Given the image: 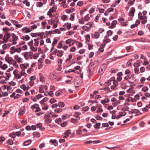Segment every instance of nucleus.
Wrapping results in <instances>:
<instances>
[{"instance_id": "obj_24", "label": "nucleus", "mask_w": 150, "mask_h": 150, "mask_svg": "<svg viewBox=\"0 0 150 150\" xmlns=\"http://www.w3.org/2000/svg\"><path fill=\"white\" fill-rule=\"evenodd\" d=\"M49 78L50 79H54L56 78V76L54 75V74L51 73L50 74Z\"/></svg>"}, {"instance_id": "obj_25", "label": "nucleus", "mask_w": 150, "mask_h": 150, "mask_svg": "<svg viewBox=\"0 0 150 150\" xmlns=\"http://www.w3.org/2000/svg\"><path fill=\"white\" fill-rule=\"evenodd\" d=\"M74 10V8L71 7L69 9H67L66 10V12L67 13H72Z\"/></svg>"}, {"instance_id": "obj_42", "label": "nucleus", "mask_w": 150, "mask_h": 150, "mask_svg": "<svg viewBox=\"0 0 150 150\" xmlns=\"http://www.w3.org/2000/svg\"><path fill=\"white\" fill-rule=\"evenodd\" d=\"M55 122L58 124H59L60 123H61L62 122V119L61 118L56 119L55 120Z\"/></svg>"}, {"instance_id": "obj_46", "label": "nucleus", "mask_w": 150, "mask_h": 150, "mask_svg": "<svg viewBox=\"0 0 150 150\" xmlns=\"http://www.w3.org/2000/svg\"><path fill=\"white\" fill-rule=\"evenodd\" d=\"M74 33V32H73V30H71L70 31H69L67 32L66 34L67 35H73Z\"/></svg>"}, {"instance_id": "obj_6", "label": "nucleus", "mask_w": 150, "mask_h": 150, "mask_svg": "<svg viewBox=\"0 0 150 150\" xmlns=\"http://www.w3.org/2000/svg\"><path fill=\"white\" fill-rule=\"evenodd\" d=\"M50 142L56 146L58 145V142L56 139H50Z\"/></svg>"}, {"instance_id": "obj_63", "label": "nucleus", "mask_w": 150, "mask_h": 150, "mask_svg": "<svg viewBox=\"0 0 150 150\" xmlns=\"http://www.w3.org/2000/svg\"><path fill=\"white\" fill-rule=\"evenodd\" d=\"M19 71L18 70L16 69L14 70L13 71V74L14 75L15 77H16V76L18 73Z\"/></svg>"}, {"instance_id": "obj_20", "label": "nucleus", "mask_w": 150, "mask_h": 150, "mask_svg": "<svg viewBox=\"0 0 150 150\" xmlns=\"http://www.w3.org/2000/svg\"><path fill=\"white\" fill-rule=\"evenodd\" d=\"M33 135L35 137L37 138L39 137L40 136V133L38 132H34L33 134Z\"/></svg>"}, {"instance_id": "obj_45", "label": "nucleus", "mask_w": 150, "mask_h": 150, "mask_svg": "<svg viewBox=\"0 0 150 150\" xmlns=\"http://www.w3.org/2000/svg\"><path fill=\"white\" fill-rule=\"evenodd\" d=\"M132 76H130V75H127L125 76L124 79L128 81L129 79H130Z\"/></svg>"}, {"instance_id": "obj_31", "label": "nucleus", "mask_w": 150, "mask_h": 150, "mask_svg": "<svg viewBox=\"0 0 150 150\" xmlns=\"http://www.w3.org/2000/svg\"><path fill=\"white\" fill-rule=\"evenodd\" d=\"M49 10L52 13L56 11V7L53 6L52 8H50Z\"/></svg>"}, {"instance_id": "obj_27", "label": "nucleus", "mask_w": 150, "mask_h": 150, "mask_svg": "<svg viewBox=\"0 0 150 150\" xmlns=\"http://www.w3.org/2000/svg\"><path fill=\"white\" fill-rule=\"evenodd\" d=\"M58 105L59 107L63 108L65 106V104L63 102H60L58 103Z\"/></svg>"}, {"instance_id": "obj_36", "label": "nucleus", "mask_w": 150, "mask_h": 150, "mask_svg": "<svg viewBox=\"0 0 150 150\" xmlns=\"http://www.w3.org/2000/svg\"><path fill=\"white\" fill-rule=\"evenodd\" d=\"M20 74L21 76H26L27 74L25 72V70H22L20 72Z\"/></svg>"}, {"instance_id": "obj_7", "label": "nucleus", "mask_w": 150, "mask_h": 150, "mask_svg": "<svg viewBox=\"0 0 150 150\" xmlns=\"http://www.w3.org/2000/svg\"><path fill=\"white\" fill-rule=\"evenodd\" d=\"M71 24L69 23H66L63 26L64 27H66L67 28V29L68 30H70L71 28Z\"/></svg>"}, {"instance_id": "obj_57", "label": "nucleus", "mask_w": 150, "mask_h": 150, "mask_svg": "<svg viewBox=\"0 0 150 150\" xmlns=\"http://www.w3.org/2000/svg\"><path fill=\"white\" fill-rule=\"evenodd\" d=\"M107 34L109 36H111L112 35L113 32L112 30H109L107 32Z\"/></svg>"}, {"instance_id": "obj_39", "label": "nucleus", "mask_w": 150, "mask_h": 150, "mask_svg": "<svg viewBox=\"0 0 150 150\" xmlns=\"http://www.w3.org/2000/svg\"><path fill=\"white\" fill-rule=\"evenodd\" d=\"M86 25H89V26L88 27L90 29H91L93 28V26L92 24V22H90L87 23Z\"/></svg>"}, {"instance_id": "obj_19", "label": "nucleus", "mask_w": 150, "mask_h": 150, "mask_svg": "<svg viewBox=\"0 0 150 150\" xmlns=\"http://www.w3.org/2000/svg\"><path fill=\"white\" fill-rule=\"evenodd\" d=\"M64 51L62 50H58V52L57 54V55L60 57H61L63 55Z\"/></svg>"}, {"instance_id": "obj_17", "label": "nucleus", "mask_w": 150, "mask_h": 150, "mask_svg": "<svg viewBox=\"0 0 150 150\" xmlns=\"http://www.w3.org/2000/svg\"><path fill=\"white\" fill-rule=\"evenodd\" d=\"M28 52H24L22 53V54L23 55L24 57L26 60H27L28 59Z\"/></svg>"}, {"instance_id": "obj_54", "label": "nucleus", "mask_w": 150, "mask_h": 150, "mask_svg": "<svg viewBox=\"0 0 150 150\" xmlns=\"http://www.w3.org/2000/svg\"><path fill=\"white\" fill-rule=\"evenodd\" d=\"M95 34H94V36L96 38H99L100 35L99 34L98 32H95Z\"/></svg>"}, {"instance_id": "obj_40", "label": "nucleus", "mask_w": 150, "mask_h": 150, "mask_svg": "<svg viewBox=\"0 0 150 150\" xmlns=\"http://www.w3.org/2000/svg\"><path fill=\"white\" fill-rule=\"evenodd\" d=\"M8 67V66L6 64H4L1 67V68L3 70H5Z\"/></svg>"}, {"instance_id": "obj_59", "label": "nucleus", "mask_w": 150, "mask_h": 150, "mask_svg": "<svg viewBox=\"0 0 150 150\" xmlns=\"http://www.w3.org/2000/svg\"><path fill=\"white\" fill-rule=\"evenodd\" d=\"M30 49L31 50H32L33 52H35L37 50L38 48L37 47H35L34 46H33L30 47Z\"/></svg>"}, {"instance_id": "obj_48", "label": "nucleus", "mask_w": 150, "mask_h": 150, "mask_svg": "<svg viewBox=\"0 0 150 150\" xmlns=\"http://www.w3.org/2000/svg\"><path fill=\"white\" fill-rule=\"evenodd\" d=\"M90 17H89V14H87L84 17V20L85 21H87L90 19Z\"/></svg>"}, {"instance_id": "obj_47", "label": "nucleus", "mask_w": 150, "mask_h": 150, "mask_svg": "<svg viewBox=\"0 0 150 150\" xmlns=\"http://www.w3.org/2000/svg\"><path fill=\"white\" fill-rule=\"evenodd\" d=\"M39 92L40 93H42L44 92V90L43 89L42 86L39 87Z\"/></svg>"}, {"instance_id": "obj_22", "label": "nucleus", "mask_w": 150, "mask_h": 150, "mask_svg": "<svg viewBox=\"0 0 150 150\" xmlns=\"http://www.w3.org/2000/svg\"><path fill=\"white\" fill-rule=\"evenodd\" d=\"M44 95L46 96H50L52 97L53 96L54 94L52 91H50L48 93H47V95H46V93H44Z\"/></svg>"}, {"instance_id": "obj_55", "label": "nucleus", "mask_w": 150, "mask_h": 150, "mask_svg": "<svg viewBox=\"0 0 150 150\" xmlns=\"http://www.w3.org/2000/svg\"><path fill=\"white\" fill-rule=\"evenodd\" d=\"M33 40H32L30 41L28 43V45L30 46V47H31L33 46Z\"/></svg>"}, {"instance_id": "obj_62", "label": "nucleus", "mask_w": 150, "mask_h": 150, "mask_svg": "<svg viewBox=\"0 0 150 150\" xmlns=\"http://www.w3.org/2000/svg\"><path fill=\"white\" fill-rule=\"evenodd\" d=\"M13 142L12 139H9L8 140L7 143L9 145H12L13 144Z\"/></svg>"}, {"instance_id": "obj_26", "label": "nucleus", "mask_w": 150, "mask_h": 150, "mask_svg": "<svg viewBox=\"0 0 150 150\" xmlns=\"http://www.w3.org/2000/svg\"><path fill=\"white\" fill-rule=\"evenodd\" d=\"M3 30L4 32L5 33H8V31H10L11 29L10 28H8L7 27L3 28L2 29Z\"/></svg>"}, {"instance_id": "obj_5", "label": "nucleus", "mask_w": 150, "mask_h": 150, "mask_svg": "<svg viewBox=\"0 0 150 150\" xmlns=\"http://www.w3.org/2000/svg\"><path fill=\"white\" fill-rule=\"evenodd\" d=\"M74 84L75 87L77 88L81 85V83L79 80H78L77 81L75 80L74 81Z\"/></svg>"}, {"instance_id": "obj_2", "label": "nucleus", "mask_w": 150, "mask_h": 150, "mask_svg": "<svg viewBox=\"0 0 150 150\" xmlns=\"http://www.w3.org/2000/svg\"><path fill=\"white\" fill-rule=\"evenodd\" d=\"M7 56H8V57H7V56H6L5 58V60L6 62H7L8 63L11 64L12 61H14L13 60L12 58H10V57H9V56L8 54H7Z\"/></svg>"}, {"instance_id": "obj_23", "label": "nucleus", "mask_w": 150, "mask_h": 150, "mask_svg": "<svg viewBox=\"0 0 150 150\" xmlns=\"http://www.w3.org/2000/svg\"><path fill=\"white\" fill-rule=\"evenodd\" d=\"M77 120H78V119H75L72 118L71 120V122L75 124H76L78 122Z\"/></svg>"}, {"instance_id": "obj_51", "label": "nucleus", "mask_w": 150, "mask_h": 150, "mask_svg": "<svg viewBox=\"0 0 150 150\" xmlns=\"http://www.w3.org/2000/svg\"><path fill=\"white\" fill-rule=\"evenodd\" d=\"M83 4V2L82 1H79L77 3V5L78 6H81Z\"/></svg>"}, {"instance_id": "obj_11", "label": "nucleus", "mask_w": 150, "mask_h": 150, "mask_svg": "<svg viewBox=\"0 0 150 150\" xmlns=\"http://www.w3.org/2000/svg\"><path fill=\"white\" fill-rule=\"evenodd\" d=\"M20 88L23 89L24 91L28 90L29 88L28 86H26L24 84L21 85L20 86Z\"/></svg>"}, {"instance_id": "obj_30", "label": "nucleus", "mask_w": 150, "mask_h": 150, "mask_svg": "<svg viewBox=\"0 0 150 150\" xmlns=\"http://www.w3.org/2000/svg\"><path fill=\"white\" fill-rule=\"evenodd\" d=\"M20 67L22 70L27 68V67L25 66V64H21L20 65Z\"/></svg>"}, {"instance_id": "obj_43", "label": "nucleus", "mask_w": 150, "mask_h": 150, "mask_svg": "<svg viewBox=\"0 0 150 150\" xmlns=\"http://www.w3.org/2000/svg\"><path fill=\"white\" fill-rule=\"evenodd\" d=\"M71 132L70 130L68 129L66 131H65L64 133L65 134H66L68 136H69V135L71 134Z\"/></svg>"}, {"instance_id": "obj_8", "label": "nucleus", "mask_w": 150, "mask_h": 150, "mask_svg": "<svg viewBox=\"0 0 150 150\" xmlns=\"http://www.w3.org/2000/svg\"><path fill=\"white\" fill-rule=\"evenodd\" d=\"M25 106H24L23 107H21L20 109V112L18 113L19 115H23L25 113L24 108Z\"/></svg>"}, {"instance_id": "obj_18", "label": "nucleus", "mask_w": 150, "mask_h": 150, "mask_svg": "<svg viewBox=\"0 0 150 150\" xmlns=\"http://www.w3.org/2000/svg\"><path fill=\"white\" fill-rule=\"evenodd\" d=\"M132 110L133 111V113H139V114L135 115V116H137L138 115L141 114H142V113H141V112H139V111L137 109H132Z\"/></svg>"}, {"instance_id": "obj_60", "label": "nucleus", "mask_w": 150, "mask_h": 150, "mask_svg": "<svg viewBox=\"0 0 150 150\" xmlns=\"http://www.w3.org/2000/svg\"><path fill=\"white\" fill-rule=\"evenodd\" d=\"M8 83L10 86H15L16 84V83L15 82L13 81H11L10 82H8Z\"/></svg>"}, {"instance_id": "obj_10", "label": "nucleus", "mask_w": 150, "mask_h": 150, "mask_svg": "<svg viewBox=\"0 0 150 150\" xmlns=\"http://www.w3.org/2000/svg\"><path fill=\"white\" fill-rule=\"evenodd\" d=\"M14 59L18 63H21L22 62L21 60V58L20 57H19L18 55H16L15 56Z\"/></svg>"}, {"instance_id": "obj_44", "label": "nucleus", "mask_w": 150, "mask_h": 150, "mask_svg": "<svg viewBox=\"0 0 150 150\" xmlns=\"http://www.w3.org/2000/svg\"><path fill=\"white\" fill-rule=\"evenodd\" d=\"M100 14H98L96 17H95V21L96 22H97L98 21L99 18L100 17Z\"/></svg>"}, {"instance_id": "obj_52", "label": "nucleus", "mask_w": 150, "mask_h": 150, "mask_svg": "<svg viewBox=\"0 0 150 150\" xmlns=\"http://www.w3.org/2000/svg\"><path fill=\"white\" fill-rule=\"evenodd\" d=\"M129 108L127 106H125L124 108L122 109V110L123 111H129Z\"/></svg>"}, {"instance_id": "obj_64", "label": "nucleus", "mask_w": 150, "mask_h": 150, "mask_svg": "<svg viewBox=\"0 0 150 150\" xmlns=\"http://www.w3.org/2000/svg\"><path fill=\"white\" fill-rule=\"evenodd\" d=\"M57 101V100L54 98H51L50 100V102L52 104Z\"/></svg>"}, {"instance_id": "obj_50", "label": "nucleus", "mask_w": 150, "mask_h": 150, "mask_svg": "<svg viewBox=\"0 0 150 150\" xmlns=\"http://www.w3.org/2000/svg\"><path fill=\"white\" fill-rule=\"evenodd\" d=\"M82 29L85 31H87L89 29H90L88 27L85 26H83Z\"/></svg>"}, {"instance_id": "obj_38", "label": "nucleus", "mask_w": 150, "mask_h": 150, "mask_svg": "<svg viewBox=\"0 0 150 150\" xmlns=\"http://www.w3.org/2000/svg\"><path fill=\"white\" fill-rule=\"evenodd\" d=\"M143 16H142V14L141 12H139L138 14V18L141 20L143 19Z\"/></svg>"}, {"instance_id": "obj_12", "label": "nucleus", "mask_w": 150, "mask_h": 150, "mask_svg": "<svg viewBox=\"0 0 150 150\" xmlns=\"http://www.w3.org/2000/svg\"><path fill=\"white\" fill-rule=\"evenodd\" d=\"M11 36L12 37V41H16L18 40V37L14 33H12L11 34Z\"/></svg>"}, {"instance_id": "obj_35", "label": "nucleus", "mask_w": 150, "mask_h": 150, "mask_svg": "<svg viewBox=\"0 0 150 150\" xmlns=\"http://www.w3.org/2000/svg\"><path fill=\"white\" fill-rule=\"evenodd\" d=\"M72 41H74L71 39H69L65 41V43L66 44H70Z\"/></svg>"}, {"instance_id": "obj_13", "label": "nucleus", "mask_w": 150, "mask_h": 150, "mask_svg": "<svg viewBox=\"0 0 150 150\" xmlns=\"http://www.w3.org/2000/svg\"><path fill=\"white\" fill-rule=\"evenodd\" d=\"M39 76L40 77V81L42 82H44L45 81L44 76H43V74L42 73H40L39 74Z\"/></svg>"}, {"instance_id": "obj_32", "label": "nucleus", "mask_w": 150, "mask_h": 150, "mask_svg": "<svg viewBox=\"0 0 150 150\" xmlns=\"http://www.w3.org/2000/svg\"><path fill=\"white\" fill-rule=\"evenodd\" d=\"M9 136L10 137L14 138L16 137V135L14 132L11 133L9 134Z\"/></svg>"}, {"instance_id": "obj_14", "label": "nucleus", "mask_w": 150, "mask_h": 150, "mask_svg": "<svg viewBox=\"0 0 150 150\" xmlns=\"http://www.w3.org/2000/svg\"><path fill=\"white\" fill-rule=\"evenodd\" d=\"M98 61H94L92 62L91 64V66L94 69V68L98 65Z\"/></svg>"}, {"instance_id": "obj_53", "label": "nucleus", "mask_w": 150, "mask_h": 150, "mask_svg": "<svg viewBox=\"0 0 150 150\" xmlns=\"http://www.w3.org/2000/svg\"><path fill=\"white\" fill-rule=\"evenodd\" d=\"M31 31H32L31 29L30 28L27 27V28L26 29V30L24 32V33H28L30 32Z\"/></svg>"}, {"instance_id": "obj_49", "label": "nucleus", "mask_w": 150, "mask_h": 150, "mask_svg": "<svg viewBox=\"0 0 150 150\" xmlns=\"http://www.w3.org/2000/svg\"><path fill=\"white\" fill-rule=\"evenodd\" d=\"M62 41H60L58 44L57 46V48L60 49L62 47Z\"/></svg>"}, {"instance_id": "obj_3", "label": "nucleus", "mask_w": 150, "mask_h": 150, "mask_svg": "<svg viewBox=\"0 0 150 150\" xmlns=\"http://www.w3.org/2000/svg\"><path fill=\"white\" fill-rule=\"evenodd\" d=\"M135 10L134 7H132L130 9V11L129 12V15L132 17H133L134 15V13Z\"/></svg>"}, {"instance_id": "obj_4", "label": "nucleus", "mask_w": 150, "mask_h": 150, "mask_svg": "<svg viewBox=\"0 0 150 150\" xmlns=\"http://www.w3.org/2000/svg\"><path fill=\"white\" fill-rule=\"evenodd\" d=\"M74 113L75 114L73 115L74 117L77 118L78 120H79L80 118L79 116L81 115V113L79 112H75Z\"/></svg>"}, {"instance_id": "obj_56", "label": "nucleus", "mask_w": 150, "mask_h": 150, "mask_svg": "<svg viewBox=\"0 0 150 150\" xmlns=\"http://www.w3.org/2000/svg\"><path fill=\"white\" fill-rule=\"evenodd\" d=\"M126 114V113L125 112H119L120 115L121 116H125Z\"/></svg>"}, {"instance_id": "obj_1", "label": "nucleus", "mask_w": 150, "mask_h": 150, "mask_svg": "<svg viewBox=\"0 0 150 150\" xmlns=\"http://www.w3.org/2000/svg\"><path fill=\"white\" fill-rule=\"evenodd\" d=\"M107 65L105 64H103L100 67L98 72L100 74H103L106 69Z\"/></svg>"}, {"instance_id": "obj_33", "label": "nucleus", "mask_w": 150, "mask_h": 150, "mask_svg": "<svg viewBox=\"0 0 150 150\" xmlns=\"http://www.w3.org/2000/svg\"><path fill=\"white\" fill-rule=\"evenodd\" d=\"M89 109V107L88 106H86L84 107H83L81 108V110L82 111L86 112Z\"/></svg>"}, {"instance_id": "obj_29", "label": "nucleus", "mask_w": 150, "mask_h": 150, "mask_svg": "<svg viewBox=\"0 0 150 150\" xmlns=\"http://www.w3.org/2000/svg\"><path fill=\"white\" fill-rule=\"evenodd\" d=\"M63 109L60 108H57L54 110V111L57 113H58L62 112Z\"/></svg>"}, {"instance_id": "obj_28", "label": "nucleus", "mask_w": 150, "mask_h": 150, "mask_svg": "<svg viewBox=\"0 0 150 150\" xmlns=\"http://www.w3.org/2000/svg\"><path fill=\"white\" fill-rule=\"evenodd\" d=\"M100 123L98 122L96 123L94 126V127L96 129H99L100 128Z\"/></svg>"}, {"instance_id": "obj_9", "label": "nucleus", "mask_w": 150, "mask_h": 150, "mask_svg": "<svg viewBox=\"0 0 150 150\" xmlns=\"http://www.w3.org/2000/svg\"><path fill=\"white\" fill-rule=\"evenodd\" d=\"M48 100V98L47 97H45L40 102V103L41 105L43 106L45 104L44 103V102H46Z\"/></svg>"}, {"instance_id": "obj_15", "label": "nucleus", "mask_w": 150, "mask_h": 150, "mask_svg": "<svg viewBox=\"0 0 150 150\" xmlns=\"http://www.w3.org/2000/svg\"><path fill=\"white\" fill-rule=\"evenodd\" d=\"M31 142V139H29L25 141L23 143V144L25 146H27L30 144Z\"/></svg>"}, {"instance_id": "obj_16", "label": "nucleus", "mask_w": 150, "mask_h": 150, "mask_svg": "<svg viewBox=\"0 0 150 150\" xmlns=\"http://www.w3.org/2000/svg\"><path fill=\"white\" fill-rule=\"evenodd\" d=\"M39 107V105L38 104L35 103L32 105L31 107V108L33 110L34 109L37 108Z\"/></svg>"}, {"instance_id": "obj_41", "label": "nucleus", "mask_w": 150, "mask_h": 150, "mask_svg": "<svg viewBox=\"0 0 150 150\" xmlns=\"http://www.w3.org/2000/svg\"><path fill=\"white\" fill-rule=\"evenodd\" d=\"M71 72H75V70L72 69H70L68 70H66L65 71V73H69Z\"/></svg>"}, {"instance_id": "obj_61", "label": "nucleus", "mask_w": 150, "mask_h": 150, "mask_svg": "<svg viewBox=\"0 0 150 150\" xmlns=\"http://www.w3.org/2000/svg\"><path fill=\"white\" fill-rule=\"evenodd\" d=\"M74 14H71L70 15V18H69V20L71 21H73L74 20Z\"/></svg>"}, {"instance_id": "obj_21", "label": "nucleus", "mask_w": 150, "mask_h": 150, "mask_svg": "<svg viewBox=\"0 0 150 150\" xmlns=\"http://www.w3.org/2000/svg\"><path fill=\"white\" fill-rule=\"evenodd\" d=\"M11 37V34L10 33H5L4 35V38L6 39L9 40Z\"/></svg>"}, {"instance_id": "obj_37", "label": "nucleus", "mask_w": 150, "mask_h": 150, "mask_svg": "<svg viewBox=\"0 0 150 150\" xmlns=\"http://www.w3.org/2000/svg\"><path fill=\"white\" fill-rule=\"evenodd\" d=\"M148 90V88L146 86H145L142 88V91L144 92H146Z\"/></svg>"}, {"instance_id": "obj_58", "label": "nucleus", "mask_w": 150, "mask_h": 150, "mask_svg": "<svg viewBox=\"0 0 150 150\" xmlns=\"http://www.w3.org/2000/svg\"><path fill=\"white\" fill-rule=\"evenodd\" d=\"M45 121L46 123L49 124L51 122L52 120L49 118H46L45 120Z\"/></svg>"}, {"instance_id": "obj_34", "label": "nucleus", "mask_w": 150, "mask_h": 150, "mask_svg": "<svg viewBox=\"0 0 150 150\" xmlns=\"http://www.w3.org/2000/svg\"><path fill=\"white\" fill-rule=\"evenodd\" d=\"M25 13L26 14V16L27 17H28L29 18H31V15L30 14V13L28 11H25Z\"/></svg>"}]
</instances>
